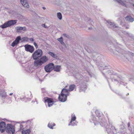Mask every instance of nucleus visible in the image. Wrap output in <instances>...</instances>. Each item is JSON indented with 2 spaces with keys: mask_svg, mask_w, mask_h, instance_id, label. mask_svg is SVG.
Wrapping results in <instances>:
<instances>
[{
  "mask_svg": "<svg viewBox=\"0 0 134 134\" xmlns=\"http://www.w3.org/2000/svg\"><path fill=\"white\" fill-rule=\"evenodd\" d=\"M48 60L47 57L45 56H43L38 60H35L34 62V65L37 68H39Z\"/></svg>",
  "mask_w": 134,
  "mask_h": 134,
  "instance_id": "1",
  "label": "nucleus"
},
{
  "mask_svg": "<svg viewBox=\"0 0 134 134\" xmlns=\"http://www.w3.org/2000/svg\"><path fill=\"white\" fill-rule=\"evenodd\" d=\"M42 55V52L41 49H37L36 51L32 54V57L33 59L38 60Z\"/></svg>",
  "mask_w": 134,
  "mask_h": 134,
  "instance_id": "2",
  "label": "nucleus"
},
{
  "mask_svg": "<svg viewBox=\"0 0 134 134\" xmlns=\"http://www.w3.org/2000/svg\"><path fill=\"white\" fill-rule=\"evenodd\" d=\"M16 20H11L3 24L0 26V27L2 29H4L7 27H10L14 25L16 23Z\"/></svg>",
  "mask_w": 134,
  "mask_h": 134,
  "instance_id": "3",
  "label": "nucleus"
},
{
  "mask_svg": "<svg viewBox=\"0 0 134 134\" xmlns=\"http://www.w3.org/2000/svg\"><path fill=\"white\" fill-rule=\"evenodd\" d=\"M6 131L9 134H13L15 131L14 126L12 124H8L6 127Z\"/></svg>",
  "mask_w": 134,
  "mask_h": 134,
  "instance_id": "4",
  "label": "nucleus"
},
{
  "mask_svg": "<svg viewBox=\"0 0 134 134\" xmlns=\"http://www.w3.org/2000/svg\"><path fill=\"white\" fill-rule=\"evenodd\" d=\"M54 68V64L53 63H51L45 66L44 67V69L46 72H49L51 71Z\"/></svg>",
  "mask_w": 134,
  "mask_h": 134,
  "instance_id": "5",
  "label": "nucleus"
},
{
  "mask_svg": "<svg viewBox=\"0 0 134 134\" xmlns=\"http://www.w3.org/2000/svg\"><path fill=\"white\" fill-rule=\"evenodd\" d=\"M24 47L25 50L31 53H32L34 51V47L30 45L26 44L25 46Z\"/></svg>",
  "mask_w": 134,
  "mask_h": 134,
  "instance_id": "6",
  "label": "nucleus"
},
{
  "mask_svg": "<svg viewBox=\"0 0 134 134\" xmlns=\"http://www.w3.org/2000/svg\"><path fill=\"white\" fill-rule=\"evenodd\" d=\"M67 96V95H64L63 94H62L61 93V95H60L58 97V99L59 101L62 102H64L66 100Z\"/></svg>",
  "mask_w": 134,
  "mask_h": 134,
  "instance_id": "7",
  "label": "nucleus"
},
{
  "mask_svg": "<svg viewBox=\"0 0 134 134\" xmlns=\"http://www.w3.org/2000/svg\"><path fill=\"white\" fill-rule=\"evenodd\" d=\"M21 40V37L20 36L17 37L16 38L15 40L12 43L11 46L13 47L14 46L19 43V41Z\"/></svg>",
  "mask_w": 134,
  "mask_h": 134,
  "instance_id": "8",
  "label": "nucleus"
},
{
  "mask_svg": "<svg viewBox=\"0 0 134 134\" xmlns=\"http://www.w3.org/2000/svg\"><path fill=\"white\" fill-rule=\"evenodd\" d=\"M6 129L5 123L4 122H1L0 123V131L2 133L4 132Z\"/></svg>",
  "mask_w": 134,
  "mask_h": 134,
  "instance_id": "9",
  "label": "nucleus"
},
{
  "mask_svg": "<svg viewBox=\"0 0 134 134\" xmlns=\"http://www.w3.org/2000/svg\"><path fill=\"white\" fill-rule=\"evenodd\" d=\"M124 51L122 49H117L116 50L114 51V53L115 54L118 55L119 56H121V54H123Z\"/></svg>",
  "mask_w": 134,
  "mask_h": 134,
  "instance_id": "10",
  "label": "nucleus"
},
{
  "mask_svg": "<svg viewBox=\"0 0 134 134\" xmlns=\"http://www.w3.org/2000/svg\"><path fill=\"white\" fill-rule=\"evenodd\" d=\"M107 23L108 24V26L110 28H118V26H116L114 23H112L109 20L107 21Z\"/></svg>",
  "mask_w": 134,
  "mask_h": 134,
  "instance_id": "11",
  "label": "nucleus"
},
{
  "mask_svg": "<svg viewBox=\"0 0 134 134\" xmlns=\"http://www.w3.org/2000/svg\"><path fill=\"white\" fill-rule=\"evenodd\" d=\"M21 3L22 5L25 7L28 8L29 7V5L26 0H20Z\"/></svg>",
  "mask_w": 134,
  "mask_h": 134,
  "instance_id": "12",
  "label": "nucleus"
},
{
  "mask_svg": "<svg viewBox=\"0 0 134 134\" xmlns=\"http://www.w3.org/2000/svg\"><path fill=\"white\" fill-rule=\"evenodd\" d=\"M92 56L94 58L97 59V60L99 59V57H101L100 54L96 52H93L92 53Z\"/></svg>",
  "mask_w": 134,
  "mask_h": 134,
  "instance_id": "13",
  "label": "nucleus"
},
{
  "mask_svg": "<svg viewBox=\"0 0 134 134\" xmlns=\"http://www.w3.org/2000/svg\"><path fill=\"white\" fill-rule=\"evenodd\" d=\"M68 90H67L65 89H63L62 90L61 93L62 94H64L67 95V96L69 95L68 94Z\"/></svg>",
  "mask_w": 134,
  "mask_h": 134,
  "instance_id": "14",
  "label": "nucleus"
},
{
  "mask_svg": "<svg viewBox=\"0 0 134 134\" xmlns=\"http://www.w3.org/2000/svg\"><path fill=\"white\" fill-rule=\"evenodd\" d=\"M61 66L60 65L54 66V71L57 72H59L60 71Z\"/></svg>",
  "mask_w": 134,
  "mask_h": 134,
  "instance_id": "15",
  "label": "nucleus"
},
{
  "mask_svg": "<svg viewBox=\"0 0 134 134\" xmlns=\"http://www.w3.org/2000/svg\"><path fill=\"white\" fill-rule=\"evenodd\" d=\"M76 87V85H70L69 87L68 90L70 91H73Z\"/></svg>",
  "mask_w": 134,
  "mask_h": 134,
  "instance_id": "16",
  "label": "nucleus"
},
{
  "mask_svg": "<svg viewBox=\"0 0 134 134\" xmlns=\"http://www.w3.org/2000/svg\"><path fill=\"white\" fill-rule=\"evenodd\" d=\"M126 20L129 22H132L134 21V19L130 16H127L125 18Z\"/></svg>",
  "mask_w": 134,
  "mask_h": 134,
  "instance_id": "17",
  "label": "nucleus"
},
{
  "mask_svg": "<svg viewBox=\"0 0 134 134\" xmlns=\"http://www.w3.org/2000/svg\"><path fill=\"white\" fill-rule=\"evenodd\" d=\"M45 102H47L48 103H52L53 102V100L50 98H47L44 100Z\"/></svg>",
  "mask_w": 134,
  "mask_h": 134,
  "instance_id": "18",
  "label": "nucleus"
},
{
  "mask_svg": "<svg viewBox=\"0 0 134 134\" xmlns=\"http://www.w3.org/2000/svg\"><path fill=\"white\" fill-rule=\"evenodd\" d=\"M48 53L53 58H56L57 57V55L56 54H54L51 52H48Z\"/></svg>",
  "mask_w": 134,
  "mask_h": 134,
  "instance_id": "19",
  "label": "nucleus"
},
{
  "mask_svg": "<svg viewBox=\"0 0 134 134\" xmlns=\"http://www.w3.org/2000/svg\"><path fill=\"white\" fill-rule=\"evenodd\" d=\"M30 132V130L28 129L26 130H24L22 131V134H29Z\"/></svg>",
  "mask_w": 134,
  "mask_h": 134,
  "instance_id": "20",
  "label": "nucleus"
},
{
  "mask_svg": "<svg viewBox=\"0 0 134 134\" xmlns=\"http://www.w3.org/2000/svg\"><path fill=\"white\" fill-rule=\"evenodd\" d=\"M59 41L60 43L62 45H64L65 44V43L63 41V38L62 37H61L60 38L57 39Z\"/></svg>",
  "mask_w": 134,
  "mask_h": 134,
  "instance_id": "21",
  "label": "nucleus"
},
{
  "mask_svg": "<svg viewBox=\"0 0 134 134\" xmlns=\"http://www.w3.org/2000/svg\"><path fill=\"white\" fill-rule=\"evenodd\" d=\"M87 22L90 25H92L93 24H94V23L93 22L92 20H91V19L90 18H87Z\"/></svg>",
  "mask_w": 134,
  "mask_h": 134,
  "instance_id": "22",
  "label": "nucleus"
},
{
  "mask_svg": "<svg viewBox=\"0 0 134 134\" xmlns=\"http://www.w3.org/2000/svg\"><path fill=\"white\" fill-rule=\"evenodd\" d=\"M116 1L118 2L121 5L126 7V4L121 0H115Z\"/></svg>",
  "mask_w": 134,
  "mask_h": 134,
  "instance_id": "23",
  "label": "nucleus"
},
{
  "mask_svg": "<svg viewBox=\"0 0 134 134\" xmlns=\"http://www.w3.org/2000/svg\"><path fill=\"white\" fill-rule=\"evenodd\" d=\"M57 16L58 19L61 20L62 19V15L61 13H57Z\"/></svg>",
  "mask_w": 134,
  "mask_h": 134,
  "instance_id": "24",
  "label": "nucleus"
},
{
  "mask_svg": "<svg viewBox=\"0 0 134 134\" xmlns=\"http://www.w3.org/2000/svg\"><path fill=\"white\" fill-rule=\"evenodd\" d=\"M29 38L27 37H24L22 38L21 39L23 41H27Z\"/></svg>",
  "mask_w": 134,
  "mask_h": 134,
  "instance_id": "25",
  "label": "nucleus"
},
{
  "mask_svg": "<svg viewBox=\"0 0 134 134\" xmlns=\"http://www.w3.org/2000/svg\"><path fill=\"white\" fill-rule=\"evenodd\" d=\"M17 31L19 32V31L21 30H22V27L20 26L17 27L16 28Z\"/></svg>",
  "mask_w": 134,
  "mask_h": 134,
  "instance_id": "26",
  "label": "nucleus"
},
{
  "mask_svg": "<svg viewBox=\"0 0 134 134\" xmlns=\"http://www.w3.org/2000/svg\"><path fill=\"white\" fill-rule=\"evenodd\" d=\"M0 96H1L3 98H5L6 96V93H4L3 94L0 93Z\"/></svg>",
  "mask_w": 134,
  "mask_h": 134,
  "instance_id": "27",
  "label": "nucleus"
},
{
  "mask_svg": "<svg viewBox=\"0 0 134 134\" xmlns=\"http://www.w3.org/2000/svg\"><path fill=\"white\" fill-rule=\"evenodd\" d=\"M76 119V117L75 116H74V117H72L71 119V120L70 122V123H71L72 121H75Z\"/></svg>",
  "mask_w": 134,
  "mask_h": 134,
  "instance_id": "28",
  "label": "nucleus"
},
{
  "mask_svg": "<svg viewBox=\"0 0 134 134\" xmlns=\"http://www.w3.org/2000/svg\"><path fill=\"white\" fill-rule=\"evenodd\" d=\"M81 86V89L82 90H85L83 88H86V86L85 85L83 86V87H82V86Z\"/></svg>",
  "mask_w": 134,
  "mask_h": 134,
  "instance_id": "29",
  "label": "nucleus"
},
{
  "mask_svg": "<svg viewBox=\"0 0 134 134\" xmlns=\"http://www.w3.org/2000/svg\"><path fill=\"white\" fill-rule=\"evenodd\" d=\"M22 30L25 31L26 30V28L25 27H22Z\"/></svg>",
  "mask_w": 134,
  "mask_h": 134,
  "instance_id": "30",
  "label": "nucleus"
},
{
  "mask_svg": "<svg viewBox=\"0 0 134 134\" xmlns=\"http://www.w3.org/2000/svg\"><path fill=\"white\" fill-rule=\"evenodd\" d=\"M53 102L52 103H48V105L49 107H50L51 106H52V105L53 104Z\"/></svg>",
  "mask_w": 134,
  "mask_h": 134,
  "instance_id": "31",
  "label": "nucleus"
},
{
  "mask_svg": "<svg viewBox=\"0 0 134 134\" xmlns=\"http://www.w3.org/2000/svg\"><path fill=\"white\" fill-rule=\"evenodd\" d=\"M34 44L36 48H38V46L37 44L35 42H34Z\"/></svg>",
  "mask_w": 134,
  "mask_h": 134,
  "instance_id": "32",
  "label": "nucleus"
},
{
  "mask_svg": "<svg viewBox=\"0 0 134 134\" xmlns=\"http://www.w3.org/2000/svg\"><path fill=\"white\" fill-rule=\"evenodd\" d=\"M30 41L31 42H33L34 41V40L33 38H31L30 39Z\"/></svg>",
  "mask_w": 134,
  "mask_h": 134,
  "instance_id": "33",
  "label": "nucleus"
},
{
  "mask_svg": "<svg viewBox=\"0 0 134 134\" xmlns=\"http://www.w3.org/2000/svg\"><path fill=\"white\" fill-rule=\"evenodd\" d=\"M48 126L51 129H53V126L50 125L48 124Z\"/></svg>",
  "mask_w": 134,
  "mask_h": 134,
  "instance_id": "34",
  "label": "nucleus"
},
{
  "mask_svg": "<svg viewBox=\"0 0 134 134\" xmlns=\"http://www.w3.org/2000/svg\"><path fill=\"white\" fill-rule=\"evenodd\" d=\"M42 26L43 27H44L45 28H47V26H46L44 24H42Z\"/></svg>",
  "mask_w": 134,
  "mask_h": 134,
  "instance_id": "35",
  "label": "nucleus"
},
{
  "mask_svg": "<svg viewBox=\"0 0 134 134\" xmlns=\"http://www.w3.org/2000/svg\"><path fill=\"white\" fill-rule=\"evenodd\" d=\"M63 35L65 37H68V35L66 34H63Z\"/></svg>",
  "mask_w": 134,
  "mask_h": 134,
  "instance_id": "36",
  "label": "nucleus"
},
{
  "mask_svg": "<svg viewBox=\"0 0 134 134\" xmlns=\"http://www.w3.org/2000/svg\"><path fill=\"white\" fill-rule=\"evenodd\" d=\"M110 73V71H108L107 72H106V75H107L108 74H109Z\"/></svg>",
  "mask_w": 134,
  "mask_h": 134,
  "instance_id": "37",
  "label": "nucleus"
},
{
  "mask_svg": "<svg viewBox=\"0 0 134 134\" xmlns=\"http://www.w3.org/2000/svg\"><path fill=\"white\" fill-rule=\"evenodd\" d=\"M23 127V125H20V129L22 128Z\"/></svg>",
  "mask_w": 134,
  "mask_h": 134,
  "instance_id": "38",
  "label": "nucleus"
},
{
  "mask_svg": "<svg viewBox=\"0 0 134 134\" xmlns=\"http://www.w3.org/2000/svg\"><path fill=\"white\" fill-rule=\"evenodd\" d=\"M131 54L133 56H134V54H133V53H131Z\"/></svg>",
  "mask_w": 134,
  "mask_h": 134,
  "instance_id": "39",
  "label": "nucleus"
},
{
  "mask_svg": "<svg viewBox=\"0 0 134 134\" xmlns=\"http://www.w3.org/2000/svg\"><path fill=\"white\" fill-rule=\"evenodd\" d=\"M43 8L44 9H46V8L45 7H43Z\"/></svg>",
  "mask_w": 134,
  "mask_h": 134,
  "instance_id": "40",
  "label": "nucleus"
},
{
  "mask_svg": "<svg viewBox=\"0 0 134 134\" xmlns=\"http://www.w3.org/2000/svg\"><path fill=\"white\" fill-rule=\"evenodd\" d=\"M130 126V123H129L128 124V126L129 127Z\"/></svg>",
  "mask_w": 134,
  "mask_h": 134,
  "instance_id": "41",
  "label": "nucleus"
},
{
  "mask_svg": "<svg viewBox=\"0 0 134 134\" xmlns=\"http://www.w3.org/2000/svg\"><path fill=\"white\" fill-rule=\"evenodd\" d=\"M12 94H13L12 93H11L9 95H11Z\"/></svg>",
  "mask_w": 134,
  "mask_h": 134,
  "instance_id": "42",
  "label": "nucleus"
},
{
  "mask_svg": "<svg viewBox=\"0 0 134 134\" xmlns=\"http://www.w3.org/2000/svg\"><path fill=\"white\" fill-rule=\"evenodd\" d=\"M88 29H91V28H90V27H89Z\"/></svg>",
  "mask_w": 134,
  "mask_h": 134,
  "instance_id": "43",
  "label": "nucleus"
},
{
  "mask_svg": "<svg viewBox=\"0 0 134 134\" xmlns=\"http://www.w3.org/2000/svg\"><path fill=\"white\" fill-rule=\"evenodd\" d=\"M103 75H104V76L105 77V74H104L103 73Z\"/></svg>",
  "mask_w": 134,
  "mask_h": 134,
  "instance_id": "44",
  "label": "nucleus"
},
{
  "mask_svg": "<svg viewBox=\"0 0 134 134\" xmlns=\"http://www.w3.org/2000/svg\"><path fill=\"white\" fill-rule=\"evenodd\" d=\"M55 124H53V126H55Z\"/></svg>",
  "mask_w": 134,
  "mask_h": 134,
  "instance_id": "45",
  "label": "nucleus"
},
{
  "mask_svg": "<svg viewBox=\"0 0 134 134\" xmlns=\"http://www.w3.org/2000/svg\"><path fill=\"white\" fill-rule=\"evenodd\" d=\"M126 29H128L129 27H126Z\"/></svg>",
  "mask_w": 134,
  "mask_h": 134,
  "instance_id": "46",
  "label": "nucleus"
},
{
  "mask_svg": "<svg viewBox=\"0 0 134 134\" xmlns=\"http://www.w3.org/2000/svg\"><path fill=\"white\" fill-rule=\"evenodd\" d=\"M133 5L134 7V4H133Z\"/></svg>",
  "mask_w": 134,
  "mask_h": 134,
  "instance_id": "47",
  "label": "nucleus"
},
{
  "mask_svg": "<svg viewBox=\"0 0 134 134\" xmlns=\"http://www.w3.org/2000/svg\"><path fill=\"white\" fill-rule=\"evenodd\" d=\"M129 94V93H128L127 94V95H128Z\"/></svg>",
  "mask_w": 134,
  "mask_h": 134,
  "instance_id": "48",
  "label": "nucleus"
},
{
  "mask_svg": "<svg viewBox=\"0 0 134 134\" xmlns=\"http://www.w3.org/2000/svg\"><path fill=\"white\" fill-rule=\"evenodd\" d=\"M66 87H67V86H66V87H65V88H66Z\"/></svg>",
  "mask_w": 134,
  "mask_h": 134,
  "instance_id": "49",
  "label": "nucleus"
},
{
  "mask_svg": "<svg viewBox=\"0 0 134 134\" xmlns=\"http://www.w3.org/2000/svg\"><path fill=\"white\" fill-rule=\"evenodd\" d=\"M70 125V124H69V125Z\"/></svg>",
  "mask_w": 134,
  "mask_h": 134,
  "instance_id": "50",
  "label": "nucleus"
}]
</instances>
